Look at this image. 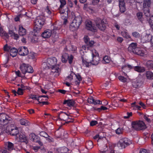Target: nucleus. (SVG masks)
<instances>
[{
	"mask_svg": "<svg viewBox=\"0 0 153 153\" xmlns=\"http://www.w3.org/2000/svg\"><path fill=\"white\" fill-rule=\"evenodd\" d=\"M90 51L91 53L92 57V59L91 60V63L92 65H97L100 60L98 53L94 49H92Z\"/></svg>",
	"mask_w": 153,
	"mask_h": 153,
	"instance_id": "nucleus-9",
	"label": "nucleus"
},
{
	"mask_svg": "<svg viewBox=\"0 0 153 153\" xmlns=\"http://www.w3.org/2000/svg\"><path fill=\"white\" fill-rule=\"evenodd\" d=\"M86 28L88 30L92 32H95L97 31V27L95 26L94 24L90 21H87L86 22Z\"/></svg>",
	"mask_w": 153,
	"mask_h": 153,
	"instance_id": "nucleus-13",
	"label": "nucleus"
},
{
	"mask_svg": "<svg viewBox=\"0 0 153 153\" xmlns=\"http://www.w3.org/2000/svg\"><path fill=\"white\" fill-rule=\"evenodd\" d=\"M137 46L136 43L133 42L131 43L128 48V51L141 56H144L146 55L144 50L137 47Z\"/></svg>",
	"mask_w": 153,
	"mask_h": 153,
	"instance_id": "nucleus-1",
	"label": "nucleus"
},
{
	"mask_svg": "<svg viewBox=\"0 0 153 153\" xmlns=\"http://www.w3.org/2000/svg\"><path fill=\"white\" fill-rule=\"evenodd\" d=\"M151 0H144L143 3V9L149 8L151 5Z\"/></svg>",
	"mask_w": 153,
	"mask_h": 153,
	"instance_id": "nucleus-25",
	"label": "nucleus"
},
{
	"mask_svg": "<svg viewBox=\"0 0 153 153\" xmlns=\"http://www.w3.org/2000/svg\"><path fill=\"white\" fill-rule=\"evenodd\" d=\"M0 35L5 40L8 39L9 37L8 33L1 27H0Z\"/></svg>",
	"mask_w": 153,
	"mask_h": 153,
	"instance_id": "nucleus-22",
	"label": "nucleus"
},
{
	"mask_svg": "<svg viewBox=\"0 0 153 153\" xmlns=\"http://www.w3.org/2000/svg\"><path fill=\"white\" fill-rule=\"evenodd\" d=\"M20 123L21 125H24L25 126H28L30 124V123L28 120L24 119L20 120Z\"/></svg>",
	"mask_w": 153,
	"mask_h": 153,
	"instance_id": "nucleus-34",
	"label": "nucleus"
},
{
	"mask_svg": "<svg viewBox=\"0 0 153 153\" xmlns=\"http://www.w3.org/2000/svg\"><path fill=\"white\" fill-rule=\"evenodd\" d=\"M121 34L126 39L130 38H131V36L129 35L128 33L126 32L122 31L121 33Z\"/></svg>",
	"mask_w": 153,
	"mask_h": 153,
	"instance_id": "nucleus-43",
	"label": "nucleus"
},
{
	"mask_svg": "<svg viewBox=\"0 0 153 153\" xmlns=\"http://www.w3.org/2000/svg\"><path fill=\"white\" fill-rule=\"evenodd\" d=\"M98 123L97 121L96 120L91 121L90 123V125L91 126H94Z\"/></svg>",
	"mask_w": 153,
	"mask_h": 153,
	"instance_id": "nucleus-63",
	"label": "nucleus"
},
{
	"mask_svg": "<svg viewBox=\"0 0 153 153\" xmlns=\"http://www.w3.org/2000/svg\"><path fill=\"white\" fill-rule=\"evenodd\" d=\"M138 102H135L131 103L132 107L133 108V109L137 110H141V107L138 105Z\"/></svg>",
	"mask_w": 153,
	"mask_h": 153,
	"instance_id": "nucleus-31",
	"label": "nucleus"
},
{
	"mask_svg": "<svg viewBox=\"0 0 153 153\" xmlns=\"http://www.w3.org/2000/svg\"><path fill=\"white\" fill-rule=\"evenodd\" d=\"M103 137L100 136V134H97L96 135L93 137V139L97 140V142H99L100 140H102Z\"/></svg>",
	"mask_w": 153,
	"mask_h": 153,
	"instance_id": "nucleus-44",
	"label": "nucleus"
},
{
	"mask_svg": "<svg viewBox=\"0 0 153 153\" xmlns=\"http://www.w3.org/2000/svg\"><path fill=\"white\" fill-rule=\"evenodd\" d=\"M5 145L7 147L8 151L11 152L14 149V144L12 143L8 142L5 144Z\"/></svg>",
	"mask_w": 153,
	"mask_h": 153,
	"instance_id": "nucleus-30",
	"label": "nucleus"
},
{
	"mask_svg": "<svg viewBox=\"0 0 153 153\" xmlns=\"http://www.w3.org/2000/svg\"><path fill=\"white\" fill-rule=\"evenodd\" d=\"M131 125L132 128L136 130H140L146 128V125L143 121L137 120L133 121L131 122Z\"/></svg>",
	"mask_w": 153,
	"mask_h": 153,
	"instance_id": "nucleus-5",
	"label": "nucleus"
},
{
	"mask_svg": "<svg viewBox=\"0 0 153 153\" xmlns=\"http://www.w3.org/2000/svg\"><path fill=\"white\" fill-rule=\"evenodd\" d=\"M9 51L10 55L13 57L16 56L18 53V50L14 47H12Z\"/></svg>",
	"mask_w": 153,
	"mask_h": 153,
	"instance_id": "nucleus-26",
	"label": "nucleus"
},
{
	"mask_svg": "<svg viewBox=\"0 0 153 153\" xmlns=\"http://www.w3.org/2000/svg\"><path fill=\"white\" fill-rule=\"evenodd\" d=\"M95 22L96 26L100 30L102 31H104L105 30L107 23L106 19H102L99 18H97Z\"/></svg>",
	"mask_w": 153,
	"mask_h": 153,
	"instance_id": "nucleus-7",
	"label": "nucleus"
},
{
	"mask_svg": "<svg viewBox=\"0 0 153 153\" xmlns=\"http://www.w3.org/2000/svg\"><path fill=\"white\" fill-rule=\"evenodd\" d=\"M49 103L47 101H42L39 102L38 103V104L40 105V106H42L44 105H48Z\"/></svg>",
	"mask_w": 153,
	"mask_h": 153,
	"instance_id": "nucleus-51",
	"label": "nucleus"
},
{
	"mask_svg": "<svg viewBox=\"0 0 153 153\" xmlns=\"http://www.w3.org/2000/svg\"><path fill=\"white\" fill-rule=\"evenodd\" d=\"M52 33L51 30L48 29L44 31L42 33L41 36L42 37L45 38H49Z\"/></svg>",
	"mask_w": 153,
	"mask_h": 153,
	"instance_id": "nucleus-19",
	"label": "nucleus"
},
{
	"mask_svg": "<svg viewBox=\"0 0 153 153\" xmlns=\"http://www.w3.org/2000/svg\"><path fill=\"white\" fill-rule=\"evenodd\" d=\"M126 0H119V7L121 6H125V1Z\"/></svg>",
	"mask_w": 153,
	"mask_h": 153,
	"instance_id": "nucleus-55",
	"label": "nucleus"
},
{
	"mask_svg": "<svg viewBox=\"0 0 153 153\" xmlns=\"http://www.w3.org/2000/svg\"><path fill=\"white\" fill-rule=\"evenodd\" d=\"M140 84L139 81L137 79L132 82V85L134 88H137L140 85Z\"/></svg>",
	"mask_w": 153,
	"mask_h": 153,
	"instance_id": "nucleus-38",
	"label": "nucleus"
},
{
	"mask_svg": "<svg viewBox=\"0 0 153 153\" xmlns=\"http://www.w3.org/2000/svg\"><path fill=\"white\" fill-rule=\"evenodd\" d=\"M128 68H131L138 73H143L145 71V68L143 67L139 66H134L131 65H128Z\"/></svg>",
	"mask_w": 153,
	"mask_h": 153,
	"instance_id": "nucleus-14",
	"label": "nucleus"
},
{
	"mask_svg": "<svg viewBox=\"0 0 153 153\" xmlns=\"http://www.w3.org/2000/svg\"><path fill=\"white\" fill-rule=\"evenodd\" d=\"M111 60L110 57L108 56H105L103 59L102 62L104 64L109 63Z\"/></svg>",
	"mask_w": 153,
	"mask_h": 153,
	"instance_id": "nucleus-39",
	"label": "nucleus"
},
{
	"mask_svg": "<svg viewBox=\"0 0 153 153\" xmlns=\"http://www.w3.org/2000/svg\"><path fill=\"white\" fill-rule=\"evenodd\" d=\"M19 54L21 56H25L29 53V51L27 48L25 46L19 47L18 49Z\"/></svg>",
	"mask_w": 153,
	"mask_h": 153,
	"instance_id": "nucleus-15",
	"label": "nucleus"
},
{
	"mask_svg": "<svg viewBox=\"0 0 153 153\" xmlns=\"http://www.w3.org/2000/svg\"><path fill=\"white\" fill-rule=\"evenodd\" d=\"M23 90L21 88H19L17 91V94L18 95H22L23 94Z\"/></svg>",
	"mask_w": 153,
	"mask_h": 153,
	"instance_id": "nucleus-57",
	"label": "nucleus"
},
{
	"mask_svg": "<svg viewBox=\"0 0 153 153\" xmlns=\"http://www.w3.org/2000/svg\"><path fill=\"white\" fill-rule=\"evenodd\" d=\"M136 16L138 20L141 22L143 23V13L141 12H138L136 14Z\"/></svg>",
	"mask_w": 153,
	"mask_h": 153,
	"instance_id": "nucleus-28",
	"label": "nucleus"
},
{
	"mask_svg": "<svg viewBox=\"0 0 153 153\" xmlns=\"http://www.w3.org/2000/svg\"><path fill=\"white\" fill-rule=\"evenodd\" d=\"M73 59L74 56L72 55H71L70 56H69V57L68 58V63L70 64H71L72 63Z\"/></svg>",
	"mask_w": 153,
	"mask_h": 153,
	"instance_id": "nucleus-53",
	"label": "nucleus"
},
{
	"mask_svg": "<svg viewBox=\"0 0 153 153\" xmlns=\"http://www.w3.org/2000/svg\"><path fill=\"white\" fill-rule=\"evenodd\" d=\"M100 153H117L113 149H111L110 151L108 150V148L106 145H104L103 149H101L100 150Z\"/></svg>",
	"mask_w": 153,
	"mask_h": 153,
	"instance_id": "nucleus-21",
	"label": "nucleus"
},
{
	"mask_svg": "<svg viewBox=\"0 0 153 153\" xmlns=\"http://www.w3.org/2000/svg\"><path fill=\"white\" fill-rule=\"evenodd\" d=\"M118 79L120 81L123 82H127V79L122 76H119Z\"/></svg>",
	"mask_w": 153,
	"mask_h": 153,
	"instance_id": "nucleus-48",
	"label": "nucleus"
},
{
	"mask_svg": "<svg viewBox=\"0 0 153 153\" xmlns=\"http://www.w3.org/2000/svg\"><path fill=\"white\" fill-rule=\"evenodd\" d=\"M132 143L131 141L128 138L124 137L120 139L117 143V146L121 149L125 148Z\"/></svg>",
	"mask_w": 153,
	"mask_h": 153,
	"instance_id": "nucleus-6",
	"label": "nucleus"
},
{
	"mask_svg": "<svg viewBox=\"0 0 153 153\" xmlns=\"http://www.w3.org/2000/svg\"><path fill=\"white\" fill-rule=\"evenodd\" d=\"M17 137L19 139L21 142H25L26 143H28V141L27 139V137L23 134H19Z\"/></svg>",
	"mask_w": 153,
	"mask_h": 153,
	"instance_id": "nucleus-24",
	"label": "nucleus"
},
{
	"mask_svg": "<svg viewBox=\"0 0 153 153\" xmlns=\"http://www.w3.org/2000/svg\"><path fill=\"white\" fill-rule=\"evenodd\" d=\"M146 66L149 68H153V62L152 60L148 61L146 64Z\"/></svg>",
	"mask_w": 153,
	"mask_h": 153,
	"instance_id": "nucleus-37",
	"label": "nucleus"
},
{
	"mask_svg": "<svg viewBox=\"0 0 153 153\" xmlns=\"http://www.w3.org/2000/svg\"><path fill=\"white\" fill-rule=\"evenodd\" d=\"M147 21L149 23L150 27L153 25V16H151L149 19H147Z\"/></svg>",
	"mask_w": 153,
	"mask_h": 153,
	"instance_id": "nucleus-45",
	"label": "nucleus"
},
{
	"mask_svg": "<svg viewBox=\"0 0 153 153\" xmlns=\"http://www.w3.org/2000/svg\"><path fill=\"white\" fill-rule=\"evenodd\" d=\"M10 134L13 136H16V137L19 134L18 128L16 127L14 128H11L9 130Z\"/></svg>",
	"mask_w": 153,
	"mask_h": 153,
	"instance_id": "nucleus-20",
	"label": "nucleus"
},
{
	"mask_svg": "<svg viewBox=\"0 0 153 153\" xmlns=\"http://www.w3.org/2000/svg\"><path fill=\"white\" fill-rule=\"evenodd\" d=\"M119 7L120 8V11L121 13H123L126 11V9L125 6H121Z\"/></svg>",
	"mask_w": 153,
	"mask_h": 153,
	"instance_id": "nucleus-62",
	"label": "nucleus"
},
{
	"mask_svg": "<svg viewBox=\"0 0 153 153\" xmlns=\"http://www.w3.org/2000/svg\"><path fill=\"white\" fill-rule=\"evenodd\" d=\"M147 78L149 79H153V73L150 71H147L146 73Z\"/></svg>",
	"mask_w": 153,
	"mask_h": 153,
	"instance_id": "nucleus-33",
	"label": "nucleus"
},
{
	"mask_svg": "<svg viewBox=\"0 0 153 153\" xmlns=\"http://www.w3.org/2000/svg\"><path fill=\"white\" fill-rule=\"evenodd\" d=\"M46 60L51 69L53 70L52 72L54 73H59V66L56 64L57 60L56 58L55 57H51L48 58Z\"/></svg>",
	"mask_w": 153,
	"mask_h": 153,
	"instance_id": "nucleus-3",
	"label": "nucleus"
},
{
	"mask_svg": "<svg viewBox=\"0 0 153 153\" xmlns=\"http://www.w3.org/2000/svg\"><path fill=\"white\" fill-rule=\"evenodd\" d=\"M138 105H139V106H140L141 107V108L142 107L143 109H145L146 108V106L145 105V104L143 103V102L142 101H140L138 103Z\"/></svg>",
	"mask_w": 153,
	"mask_h": 153,
	"instance_id": "nucleus-56",
	"label": "nucleus"
},
{
	"mask_svg": "<svg viewBox=\"0 0 153 153\" xmlns=\"http://www.w3.org/2000/svg\"><path fill=\"white\" fill-rule=\"evenodd\" d=\"M58 119L60 120H63L65 122L69 119H71L72 117L69 114L61 112L59 114Z\"/></svg>",
	"mask_w": 153,
	"mask_h": 153,
	"instance_id": "nucleus-12",
	"label": "nucleus"
},
{
	"mask_svg": "<svg viewBox=\"0 0 153 153\" xmlns=\"http://www.w3.org/2000/svg\"><path fill=\"white\" fill-rule=\"evenodd\" d=\"M86 147L88 149H92L93 146V142L90 140L87 142L86 143Z\"/></svg>",
	"mask_w": 153,
	"mask_h": 153,
	"instance_id": "nucleus-41",
	"label": "nucleus"
},
{
	"mask_svg": "<svg viewBox=\"0 0 153 153\" xmlns=\"http://www.w3.org/2000/svg\"><path fill=\"white\" fill-rule=\"evenodd\" d=\"M127 116H124L123 118L125 119H127L129 118L132 115V113L131 112L127 113Z\"/></svg>",
	"mask_w": 153,
	"mask_h": 153,
	"instance_id": "nucleus-59",
	"label": "nucleus"
},
{
	"mask_svg": "<svg viewBox=\"0 0 153 153\" xmlns=\"http://www.w3.org/2000/svg\"><path fill=\"white\" fill-rule=\"evenodd\" d=\"M57 151L58 153H65L69 150L66 147H62L58 148Z\"/></svg>",
	"mask_w": 153,
	"mask_h": 153,
	"instance_id": "nucleus-29",
	"label": "nucleus"
},
{
	"mask_svg": "<svg viewBox=\"0 0 153 153\" xmlns=\"http://www.w3.org/2000/svg\"><path fill=\"white\" fill-rule=\"evenodd\" d=\"M74 73L72 72L71 71L70 75L68 76L67 78L68 79L70 80H72L73 79V76L75 75Z\"/></svg>",
	"mask_w": 153,
	"mask_h": 153,
	"instance_id": "nucleus-60",
	"label": "nucleus"
},
{
	"mask_svg": "<svg viewBox=\"0 0 153 153\" xmlns=\"http://www.w3.org/2000/svg\"><path fill=\"white\" fill-rule=\"evenodd\" d=\"M84 42L86 45L82 46V48L85 50H87L90 51L93 49L92 48L94 42V41L90 40V39L88 36H85L84 38Z\"/></svg>",
	"mask_w": 153,
	"mask_h": 153,
	"instance_id": "nucleus-8",
	"label": "nucleus"
},
{
	"mask_svg": "<svg viewBox=\"0 0 153 153\" xmlns=\"http://www.w3.org/2000/svg\"><path fill=\"white\" fill-rule=\"evenodd\" d=\"M20 69L22 73L25 74L26 73H32L34 70L32 67L28 64L23 63L20 66Z\"/></svg>",
	"mask_w": 153,
	"mask_h": 153,
	"instance_id": "nucleus-10",
	"label": "nucleus"
},
{
	"mask_svg": "<svg viewBox=\"0 0 153 153\" xmlns=\"http://www.w3.org/2000/svg\"><path fill=\"white\" fill-rule=\"evenodd\" d=\"M94 101V97L92 96L89 97L87 99L88 102L90 104H93Z\"/></svg>",
	"mask_w": 153,
	"mask_h": 153,
	"instance_id": "nucleus-52",
	"label": "nucleus"
},
{
	"mask_svg": "<svg viewBox=\"0 0 153 153\" xmlns=\"http://www.w3.org/2000/svg\"><path fill=\"white\" fill-rule=\"evenodd\" d=\"M59 1L60 3V5L59 7V12L61 14V15H63L65 13V15L67 16V14L65 13L66 10L63 9L62 8L64 7V6L66 4V2L65 0H59Z\"/></svg>",
	"mask_w": 153,
	"mask_h": 153,
	"instance_id": "nucleus-17",
	"label": "nucleus"
},
{
	"mask_svg": "<svg viewBox=\"0 0 153 153\" xmlns=\"http://www.w3.org/2000/svg\"><path fill=\"white\" fill-rule=\"evenodd\" d=\"M69 56L67 53H64L62 56V61L63 63H66L68 61V59Z\"/></svg>",
	"mask_w": 153,
	"mask_h": 153,
	"instance_id": "nucleus-32",
	"label": "nucleus"
},
{
	"mask_svg": "<svg viewBox=\"0 0 153 153\" xmlns=\"http://www.w3.org/2000/svg\"><path fill=\"white\" fill-rule=\"evenodd\" d=\"M123 131V129L122 128H119L116 130L115 132L117 134H120L122 133Z\"/></svg>",
	"mask_w": 153,
	"mask_h": 153,
	"instance_id": "nucleus-50",
	"label": "nucleus"
},
{
	"mask_svg": "<svg viewBox=\"0 0 153 153\" xmlns=\"http://www.w3.org/2000/svg\"><path fill=\"white\" fill-rule=\"evenodd\" d=\"M82 21V18L81 16H75L70 25L69 27L70 30L73 32L77 30Z\"/></svg>",
	"mask_w": 153,
	"mask_h": 153,
	"instance_id": "nucleus-2",
	"label": "nucleus"
},
{
	"mask_svg": "<svg viewBox=\"0 0 153 153\" xmlns=\"http://www.w3.org/2000/svg\"><path fill=\"white\" fill-rule=\"evenodd\" d=\"M31 135V139L33 141L36 142V141H37L38 140L40 139V137L36 135L35 134L33 133Z\"/></svg>",
	"mask_w": 153,
	"mask_h": 153,
	"instance_id": "nucleus-40",
	"label": "nucleus"
},
{
	"mask_svg": "<svg viewBox=\"0 0 153 153\" xmlns=\"http://www.w3.org/2000/svg\"><path fill=\"white\" fill-rule=\"evenodd\" d=\"M139 153H149L148 151L145 149H140Z\"/></svg>",
	"mask_w": 153,
	"mask_h": 153,
	"instance_id": "nucleus-64",
	"label": "nucleus"
},
{
	"mask_svg": "<svg viewBox=\"0 0 153 153\" xmlns=\"http://www.w3.org/2000/svg\"><path fill=\"white\" fill-rule=\"evenodd\" d=\"M11 118L5 114H0V125L4 126L7 124L9 121L11 120Z\"/></svg>",
	"mask_w": 153,
	"mask_h": 153,
	"instance_id": "nucleus-11",
	"label": "nucleus"
},
{
	"mask_svg": "<svg viewBox=\"0 0 153 153\" xmlns=\"http://www.w3.org/2000/svg\"><path fill=\"white\" fill-rule=\"evenodd\" d=\"M64 105L67 104V105L69 107L73 106L74 105V102L71 100H65L63 103Z\"/></svg>",
	"mask_w": 153,
	"mask_h": 153,
	"instance_id": "nucleus-27",
	"label": "nucleus"
},
{
	"mask_svg": "<svg viewBox=\"0 0 153 153\" xmlns=\"http://www.w3.org/2000/svg\"><path fill=\"white\" fill-rule=\"evenodd\" d=\"M45 19L42 16H38L34 21V31L35 32L39 31L45 23Z\"/></svg>",
	"mask_w": 153,
	"mask_h": 153,
	"instance_id": "nucleus-4",
	"label": "nucleus"
},
{
	"mask_svg": "<svg viewBox=\"0 0 153 153\" xmlns=\"http://www.w3.org/2000/svg\"><path fill=\"white\" fill-rule=\"evenodd\" d=\"M102 102L101 101L99 100H97L94 99V101L93 102V104L95 105L97 104H102Z\"/></svg>",
	"mask_w": 153,
	"mask_h": 153,
	"instance_id": "nucleus-58",
	"label": "nucleus"
},
{
	"mask_svg": "<svg viewBox=\"0 0 153 153\" xmlns=\"http://www.w3.org/2000/svg\"><path fill=\"white\" fill-rule=\"evenodd\" d=\"M39 135L41 136L47 138L48 137H49L48 135L45 131H42L39 133Z\"/></svg>",
	"mask_w": 153,
	"mask_h": 153,
	"instance_id": "nucleus-47",
	"label": "nucleus"
},
{
	"mask_svg": "<svg viewBox=\"0 0 153 153\" xmlns=\"http://www.w3.org/2000/svg\"><path fill=\"white\" fill-rule=\"evenodd\" d=\"M12 47L10 46H8L7 44H6L4 45L3 47L4 51H9L11 48Z\"/></svg>",
	"mask_w": 153,
	"mask_h": 153,
	"instance_id": "nucleus-49",
	"label": "nucleus"
},
{
	"mask_svg": "<svg viewBox=\"0 0 153 153\" xmlns=\"http://www.w3.org/2000/svg\"><path fill=\"white\" fill-rule=\"evenodd\" d=\"M27 31L22 25H19V33L21 36H23L26 34Z\"/></svg>",
	"mask_w": 153,
	"mask_h": 153,
	"instance_id": "nucleus-23",
	"label": "nucleus"
},
{
	"mask_svg": "<svg viewBox=\"0 0 153 153\" xmlns=\"http://www.w3.org/2000/svg\"><path fill=\"white\" fill-rule=\"evenodd\" d=\"M51 28L52 33H53L55 32L56 30H59L60 27H58L56 25H53L51 26Z\"/></svg>",
	"mask_w": 153,
	"mask_h": 153,
	"instance_id": "nucleus-42",
	"label": "nucleus"
},
{
	"mask_svg": "<svg viewBox=\"0 0 153 153\" xmlns=\"http://www.w3.org/2000/svg\"><path fill=\"white\" fill-rule=\"evenodd\" d=\"M41 68L44 69H51L49 65L48 62L47 60L45 62H44L42 64L41 66Z\"/></svg>",
	"mask_w": 153,
	"mask_h": 153,
	"instance_id": "nucleus-35",
	"label": "nucleus"
},
{
	"mask_svg": "<svg viewBox=\"0 0 153 153\" xmlns=\"http://www.w3.org/2000/svg\"><path fill=\"white\" fill-rule=\"evenodd\" d=\"M151 35L150 34L144 33L141 36V41L143 43L150 42Z\"/></svg>",
	"mask_w": 153,
	"mask_h": 153,
	"instance_id": "nucleus-16",
	"label": "nucleus"
},
{
	"mask_svg": "<svg viewBox=\"0 0 153 153\" xmlns=\"http://www.w3.org/2000/svg\"><path fill=\"white\" fill-rule=\"evenodd\" d=\"M81 59L83 65L86 67H88L92 64L91 63V60H89L84 55L82 56Z\"/></svg>",
	"mask_w": 153,
	"mask_h": 153,
	"instance_id": "nucleus-18",
	"label": "nucleus"
},
{
	"mask_svg": "<svg viewBox=\"0 0 153 153\" xmlns=\"http://www.w3.org/2000/svg\"><path fill=\"white\" fill-rule=\"evenodd\" d=\"M132 36L135 38H138L140 37V35L139 33L136 31L132 32Z\"/></svg>",
	"mask_w": 153,
	"mask_h": 153,
	"instance_id": "nucleus-54",
	"label": "nucleus"
},
{
	"mask_svg": "<svg viewBox=\"0 0 153 153\" xmlns=\"http://www.w3.org/2000/svg\"><path fill=\"white\" fill-rule=\"evenodd\" d=\"M145 15L147 17L150 16V14L149 8L143 9Z\"/></svg>",
	"mask_w": 153,
	"mask_h": 153,
	"instance_id": "nucleus-46",
	"label": "nucleus"
},
{
	"mask_svg": "<svg viewBox=\"0 0 153 153\" xmlns=\"http://www.w3.org/2000/svg\"><path fill=\"white\" fill-rule=\"evenodd\" d=\"M130 65L129 64H127L125 65H123L122 67V69L123 72H126L127 73L129 72L130 71V69L131 68H128V65Z\"/></svg>",
	"mask_w": 153,
	"mask_h": 153,
	"instance_id": "nucleus-36",
	"label": "nucleus"
},
{
	"mask_svg": "<svg viewBox=\"0 0 153 153\" xmlns=\"http://www.w3.org/2000/svg\"><path fill=\"white\" fill-rule=\"evenodd\" d=\"M34 54L33 53H30L28 56V58L30 59H34L35 58Z\"/></svg>",
	"mask_w": 153,
	"mask_h": 153,
	"instance_id": "nucleus-61",
	"label": "nucleus"
}]
</instances>
